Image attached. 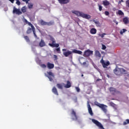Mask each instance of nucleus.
<instances>
[{
	"mask_svg": "<svg viewBox=\"0 0 129 129\" xmlns=\"http://www.w3.org/2000/svg\"><path fill=\"white\" fill-rule=\"evenodd\" d=\"M73 14H75V15H76V16H78V17H81L82 18H83L84 19H86L87 20H89L90 18H91V16L89 15L85 14L82 12H78V11H72Z\"/></svg>",
	"mask_w": 129,
	"mask_h": 129,
	"instance_id": "obj_1",
	"label": "nucleus"
},
{
	"mask_svg": "<svg viewBox=\"0 0 129 129\" xmlns=\"http://www.w3.org/2000/svg\"><path fill=\"white\" fill-rule=\"evenodd\" d=\"M72 53L79 54V55H82V51L76 49H73L72 51L68 50L67 52H63V55H64L65 57H68V56H70Z\"/></svg>",
	"mask_w": 129,
	"mask_h": 129,
	"instance_id": "obj_2",
	"label": "nucleus"
},
{
	"mask_svg": "<svg viewBox=\"0 0 129 129\" xmlns=\"http://www.w3.org/2000/svg\"><path fill=\"white\" fill-rule=\"evenodd\" d=\"M114 73L117 76L122 75V74H127V71L123 68H118L114 70Z\"/></svg>",
	"mask_w": 129,
	"mask_h": 129,
	"instance_id": "obj_3",
	"label": "nucleus"
},
{
	"mask_svg": "<svg viewBox=\"0 0 129 129\" xmlns=\"http://www.w3.org/2000/svg\"><path fill=\"white\" fill-rule=\"evenodd\" d=\"M29 26H30V27H28L27 30L26 31V34H31V33L33 32L35 38H38V36H37V34H36V28H35L34 25H33V24H31V25Z\"/></svg>",
	"mask_w": 129,
	"mask_h": 129,
	"instance_id": "obj_4",
	"label": "nucleus"
},
{
	"mask_svg": "<svg viewBox=\"0 0 129 129\" xmlns=\"http://www.w3.org/2000/svg\"><path fill=\"white\" fill-rule=\"evenodd\" d=\"M39 23L41 25V26H53L54 25V21H50L49 22H47L44 21L43 20H40L39 21Z\"/></svg>",
	"mask_w": 129,
	"mask_h": 129,
	"instance_id": "obj_5",
	"label": "nucleus"
},
{
	"mask_svg": "<svg viewBox=\"0 0 129 129\" xmlns=\"http://www.w3.org/2000/svg\"><path fill=\"white\" fill-rule=\"evenodd\" d=\"M94 104L95 105H96L97 106H98V107H100V108H101L102 110H103L104 112H106L107 111V110H106V105L103 104H100L97 101H95L94 102Z\"/></svg>",
	"mask_w": 129,
	"mask_h": 129,
	"instance_id": "obj_6",
	"label": "nucleus"
},
{
	"mask_svg": "<svg viewBox=\"0 0 129 129\" xmlns=\"http://www.w3.org/2000/svg\"><path fill=\"white\" fill-rule=\"evenodd\" d=\"M50 41H51L52 43H48V45L50 46V47H55V48H58V47H59V44L56 43V40H55V38L51 37L50 38Z\"/></svg>",
	"mask_w": 129,
	"mask_h": 129,
	"instance_id": "obj_7",
	"label": "nucleus"
},
{
	"mask_svg": "<svg viewBox=\"0 0 129 129\" xmlns=\"http://www.w3.org/2000/svg\"><path fill=\"white\" fill-rule=\"evenodd\" d=\"M92 121L94 124H95L100 129H104L103 125L102 124L100 123V122L98 121V120H96L95 119H92Z\"/></svg>",
	"mask_w": 129,
	"mask_h": 129,
	"instance_id": "obj_8",
	"label": "nucleus"
},
{
	"mask_svg": "<svg viewBox=\"0 0 129 129\" xmlns=\"http://www.w3.org/2000/svg\"><path fill=\"white\" fill-rule=\"evenodd\" d=\"M110 93L112 95H115L116 94H120V92L119 91H117L116 89L113 87H110L109 89Z\"/></svg>",
	"mask_w": 129,
	"mask_h": 129,
	"instance_id": "obj_9",
	"label": "nucleus"
},
{
	"mask_svg": "<svg viewBox=\"0 0 129 129\" xmlns=\"http://www.w3.org/2000/svg\"><path fill=\"white\" fill-rule=\"evenodd\" d=\"M91 55H93V51L87 49L84 51L83 56L84 57H89Z\"/></svg>",
	"mask_w": 129,
	"mask_h": 129,
	"instance_id": "obj_10",
	"label": "nucleus"
},
{
	"mask_svg": "<svg viewBox=\"0 0 129 129\" xmlns=\"http://www.w3.org/2000/svg\"><path fill=\"white\" fill-rule=\"evenodd\" d=\"M47 74L48 76H47V77L49 80V81H53L54 78H55V75L52 72H47Z\"/></svg>",
	"mask_w": 129,
	"mask_h": 129,
	"instance_id": "obj_11",
	"label": "nucleus"
},
{
	"mask_svg": "<svg viewBox=\"0 0 129 129\" xmlns=\"http://www.w3.org/2000/svg\"><path fill=\"white\" fill-rule=\"evenodd\" d=\"M90 102L89 101H88L87 102V106L88 107V112L91 116H93V112L92 111V108H91V106H90Z\"/></svg>",
	"mask_w": 129,
	"mask_h": 129,
	"instance_id": "obj_12",
	"label": "nucleus"
},
{
	"mask_svg": "<svg viewBox=\"0 0 129 129\" xmlns=\"http://www.w3.org/2000/svg\"><path fill=\"white\" fill-rule=\"evenodd\" d=\"M13 14H16V15H22V14H23L22 11H21V9H18L15 7L13 8Z\"/></svg>",
	"mask_w": 129,
	"mask_h": 129,
	"instance_id": "obj_13",
	"label": "nucleus"
},
{
	"mask_svg": "<svg viewBox=\"0 0 129 129\" xmlns=\"http://www.w3.org/2000/svg\"><path fill=\"white\" fill-rule=\"evenodd\" d=\"M61 5H66L70 2V0H57Z\"/></svg>",
	"mask_w": 129,
	"mask_h": 129,
	"instance_id": "obj_14",
	"label": "nucleus"
},
{
	"mask_svg": "<svg viewBox=\"0 0 129 129\" xmlns=\"http://www.w3.org/2000/svg\"><path fill=\"white\" fill-rule=\"evenodd\" d=\"M39 46L41 47H45V46H46V43H45L44 40H41V41L39 42Z\"/></svg>",
	"mask_w": 129,
	"mask_h": 129,
	"instance_id": "obj_15",
	"label": "nucleus"
},
{
	"mask_svg": "<svg viewBox=\"0 0 129 129\" xmlns=\"http://www.w3.org/2000/svg\"><path fill=\"white\" fill-rule=\"evenodd\" d=\"M72 85V84L71 82H70L69 81H67V84L64 86V88H70Z\"/></svg>",
	"mask_w": 129,
	"mask_h": 129,
	"instance_id": "obj_16",
	"label": "nucleus"
},
{
	"mask_svg": "<svg viewBox=\"0 0 129 129\" xmlns=\"http://www.w3.org/2000/svg\"><path fill=\"white\" fill-rule=\"evenodd\" d=\"M71 114H72V115H74V116H75V118L76 120H77V119H78V117L77 116V115L76 114V112H75L74 111V109H72Z\"/></svg>",
	"mask_w": 129,
	"mask_h": 129,
	"instance_id": "obj_17",
	"label": "nucleus"
},
{
	"mask_svg": "<svg viewBox=\"0 0 129 129\" xmlns=\"http://www.w3.org/2000/svg\"><path fill=\"white\" fill-rule=\"evenodd\" d=\"M47 67L48 69H53L54 68V64L51 63L50 62L47 63Z\"/></svg>",
	"mask_w": 129,
	"mask_h": 129,
	"instance_id": "obj_18",
	"label": "nucleus"
},
{
	"mask_svg": "<svg viewBox=\"0 0 129 129\" xmlns=\"http://www.w3.org/2000/svg\"><path fill=\"white\" fill-rule=\"evenodd\" d=\"M52 92H53V93H54V94H55V95H59V94L58 93V91L57 90V89L56 88V87H53L52 89Z\"/></svg>",
	"mask_w": 129,
	"mask_h": 129,
	"instance_id": "obj_19",
	"label": "nucleus"
},
{
	"mask_svg": "<svg viewBox=\"0 0 129 129\" xmlns=\"http://www.w3.org/2000/svg\"><path fill=\"white\" fill-rule=\"evenodd\" d=\"M95 55L96 57H98V58H101V54L98 50H96L95 51Z\"/></svg>",
	"mask_w": 129,
	"mask_h": 129,
	"instance_id": "obj_20",
	"label": "nucleus"
},
{
	"mask_svg": "<svg viewBox=\"0 0 129 129\" xmlns=\"http://www.w3.org/2000/svg\"><path fill=\"white\" fill-rule=\"evenodd\" d=\"M100 63H101L103 68H106V66H107L106 63H105V62L103 60V58L101 59V60H100Z\"/></svg>",
	"mask_w": 129,
	"mask_h": 129,
	"instance_id": "obj_21",
	"label": "nucleus"
},
{
	"mask_svg": "<svg viewBox=\"0 0 129 129\" xmlns=\"http://www.w3.org/2000/svg\"><path fill=\"white\" fill-rule=\"evenodd\" d=\"M63 85H65V84H57L56 86L58 89H63Z\"/></svg>",
	"mask_w": 129,
	"mask_h": 129,
	"instance_id": "obj_22",
	"label": "nucleus"
},
{
	"mask_svg": "<svg viewBox=\"0 0 129 129\" xmlns=\"http://www.w3.org/2000/svg\"><path fill=\"white\" fill-rule=\"evenodd\" d=\"M97 31L96 30V29L95 28H92L90 31V34H92V35H94L96 33Z\"/></svg>",
	"mask_w": 129,
	"mask_h": 129,
	"instance_id": "obj_23",
	"label": "nucleus"
},
{
	"mask_svg": "<svg viewBox=\"0 0 129 129\" xmlns=\"http://www.w3.org/2000/svg\"><path fill=\"white\" fill-rule=\"evenodd\" d=\"M123 22L124 24H125V25H126V24H128V23H129L128 18H127V17H124V18L123 19Z\"/></svg>",
	"mask_w": 129,
	"mask_h": 129,
	"instance_id": "obj_24",
	"label": "nucleus"
},
{
	"mask_svg": "<svg viewBox=\"0 0 129 129\" xmlns=\"http://www.w3.org/2000/svg\"><path fill=\"white\" fill-rule=\"evenodd\" d=\"M54 52H56V53H57V54H61V50L60 49V47H58L57 48H55L54 50Z\"/></svg>",
	"mask_w": 129,
	"mask_h": 129,
	"instance_id": "obj_25",
	"label": "nucleus"
},
{
	"mask_svg": "<svg viewBox=\"0 0 129 129\" xmlns=\"http://www.w3.org/2000/svg\"><path fill=\"white\" fill-rule=\"evenodd\" d=\"M103 4L104 5V6H109L110 5V3L108 1L105 0V1H104L103 2Z\"/></svg>",
	"mask_w": 129,
	"mask_h": 129,
	"instance_id": "obj_26",
	"label": "nucleus"
},
{
	"mask_svg": "<svg viewBox=\"0 0 129 129\" xmlns=\"http://www.w3.org/2000/svg\"><path fill=\"white\" fill-rule=\"evenodd\" d=\"M117 15H119V16H123V12L121 10H118L116 13Z\"/></svg>",
	"mask_w": 129,
	"mask_h": 129,
	"instance_id": "obj_27",
	"label": "nucleus"
},
{
	"mask_svg": "<svg viewBox=\"0 0 129 129\" xmlns=\"http://www.w3.org/2000/svg\"><path fill=\"white\" fill-rule=\"evenodd\" d=\"M21 11L22 13H26V12H27V7H26V6L23 7L21 8Z\"/></svg>",
	"mask_w": 129,
	"mask_h": 129,
	"instance_id": "obj_28",
	"label": "nucleus"
},
{
	"mask_svg": "<svg viewBox=\"0 0 129 129\" xmlns=\"http://www.w3.org/2000/svg\"><path fill=\"white\" fill-rule=\"evenodd\" d=\"M24 22L26 23V24H27L28 26H31L32 25V23H31V22H29V21H28V20H27L26 19H24Z\"/></svg>",
	"mask_w": 129,
	"mask_h": 129,
	"instance_id": "obj_29",
	"label": "nucleus"
},
{
	"mask_svg": "<svg viewBox=\"0 0 129 129\" xmlns=\"http://www.w3.org/2000/svg\"><path fill=\"white\" fill-rule=\"evenodd\" d=\"M24 38L26 42H30V39L29 38V37L28 36H25Z\"/></svg>",
	"mask_w": 129,
	"mask_h": 129,
	"instance_id": "obj_30",
	"label": "nucleus"
},
{
	"mask_svg": "<svg viewBox=\"0 0 129 129\" xmlns=\"http://www.w3.org/2000/svg\"><path fill=\"white\" fill-rule=\"evenodd\" d=\"M129 123V119H127L125 120V121L123 122V124L124 125H125L126 124H127Z\"/></svg>",
	"mask_w": 129,
	"mask_h": 129,
	"instance_id": "obj_31",
	"label": "nucleus"
},
{
	"mask_svg": "<svg viewBox=\"0 0 129 129\" xmlns=\"http://www.w3.org/2000/svg\"><path fill=\"white\" fill-rule=\"evenodd\" d=\"M28 8L29 9H33V4H31V3H28Z\"/></svg>",
	"mask_w": 129,
	"mask_h": 129,
	"instance_id": "obj_32",
	"label": "nucleus"
},
{
	"mask_svg": "<svg viewBox=\"0 0 129 129\" xmlns=\"http://www.w3.org/2000/svg\"><path fill=\"white\" fill-rule=\"evenodd\" d=\"M125 32H126V29H123L122 30L120 31V33L121 34V35H122V34H123V33H124Z\"/></svg>",
	"mask_w": 129,
	"mask_h": 129,
	"instance_id": "obj_33",
	"label": "nucleus"
},
{
	"mask_svg": "<svg viewBox=\"0 0 129 129\" xmlns=\"http://www.w3.org/2000/svg\"><path fill=\"white\" fill-rule=\"evenodd\" d=\"M53 58H54V61H57V60L58 59V56H57L56 55H53Z\"/></svg>",
	"mask_w": 129,
	"mask_h": 129,
	"instance_id": "obj_34",
	"label": "nucleus"
},
{
	"mask_svg": "<svg viewBox=\"0 0 129 129\" xmlns=\"http://www.w3.org/2000/svg\"><path fill=\"white\" fill-rule=\"evenodd\" d=\"M126 7H127V8H129V0H127L125 2Z\"/></svg>",
	"mask_w": 129,
	"mask_h": 129,
	"instance_id": "obj_35",
	"label": "nucleus"
},
{
	"mask_svg": "<svg viewBox=\"0 0 129 129\" xmlns=\"http://www.w3.org/2000/svg\"><path fill=\"white\" fill-rule=\"evenodd\" d=\"M75 89L78 92H80V88H79L78 87H75Z\"/></svg>",
	"mask_w": 129,
	"mask_h": 129,
	"instance_id": "obj_36",
	"label": "nucleus"
},
{
	"mask_svg": "<svg viewBox=\"0 0 129 129\" xmlns=\"http://www.w3.org/2000/svg\"><path fill=\"white\" fill-rule=\"evenodd\" d=\"M105 35H106V33H103L102 34H99L100 37H102V38H104V36H105Z\"/></svg>",
	"mask_w": 129,
	"mask_h": 129,
	"instance_id": "obj_37",
	"label": "nucleus"
},
{
	"mask_svg": "<svg viewBox=\"0 0 129 129\" xmlns=\"http://www.w3.org/2000/svg\"><path fill=\"white\" fill-rule=\"evenodd\" d=\"M94 23L96 24V25H99L100 23H99V21H96L95 20L93 21Z\"/></svg>",
	"mask_w": 129,
	"mask_h": 129,
	"instance_id": "obj_38",
	"label": "nucleus"
},
{
	"mask_svg": "<svg viewBox=\"0 0 129 129\" xmlns=\"http://www.w3.org/2000/svg\"><path fill=\"white\" fill-rule=\"evenodd\" d=\"M41 67L42 68H46L47 66H46V64H42L41 65Z\"/></svg>",
	"mask_w": 129,
	"mask_h": 129,
	"instance_id": "obj_39",
	"label": "nucleus"
},
{
	"mask_svg": "<svg viewBox=\"0 0 129 129\" xmlns=\"http://www.w3.org/2000/svg\"><path fill=\"white\" fill-rule=\"evenodd\" d=\"M106 49V46L103 44L102 45V50H105Z\"/></svg>",
	"mask_w": 129,
	"mask_h": 129,
	"instance_id": "obj_40",
	"label": "nucleus"
},
{
	"mask_svg": "<svg viewBox=\"0 0 129 129\" xmlns=\"http://www.w3.org/2000/svg\"><path fill=\"white\" fill-rule=\"evenodd\" d=\"M104 14H105V16L109 15V12L108 11H105Z\"/></svg>",
	"mask_w": 129,
	"mask_h": 129,
	"instance_id": "obj_41",
	"label": "nucleus"
},
{
	"mask_svg": "<svg viewBox=\"0 0 129 129\" xmlns=\"http://www.w3.org/2000/svg\"><path fill=\"white\" fill-rule=\"evenodd\" d=\"M16 5H17V6H20L21 5V2H20V0L16 2Z\"/></svg>",
	"mask_w": 129,
	"mask_h": 129,
	"instance_id": "obj_42",
	"label": "nucleus"
},
{
	"mask_svg": "<svg viewBox=\"0 0 129 129\" xmlns=\"http://www.w3.org/2000/svg\"><path fill=\"white\" fill-rule=\"evenodd\" d=\"M99 10L100 11V12H101V11H102V6H101V5L99 6Z\"/></svg>",
	"mask_w": 129,
	"mask_h": 129,
	"instance_id": "obj_43",
	"label": "nucleus"
},
{
	"mask_svg": "<svg viewBox=\"0 0 129 129\" xmlns=\"http://www.w3.org/2000/svg\"><path fill=\"white\" fill-rule=\"evenodd\" d=\"M30 0H22L23 2H25L26 4H29V2H30Z\"/></svg>",
	"mask_w": 129,
	"mask_h": 129,
	"instance_id": "obj_44",
	"label": "nucleus"
},
{
	"mask_svg": "<svg viewBox=\"0 0 129 129\" xmlns=\"http://www.w3.org/2000/svg\"><path fill=\"white\" fill-rule=\"evenodd\" d=\"M34 19H35V17H30V21H34Z\"/></svg>",
	"mask_w": 129,
	"mask_h": 129,
	"instance_id": "obj_45",
	"label": "nucleus"
},
{
	"mask_svg": "<svg viewBox=\"0 0 129 129\" xmlns=\"http://www.w3.org/2000/svg\"><path fill=\"white\" fill-rule=\"evenodd\" d=\"M62 52H66L67 51V49L66 48H63L62 49Z\"/></svg>",
	"mask_w": 129,
	"mask_h": 129,
	"instance_id": "obj_46",
	"label": "nucleus"
},
{
	"mask_svg": "<svg viewBox=\"0 0 129 129\" xmlns=\"http://www.w3.org/2000/svg\"><path fill=\"white\" fill-rule=\"evenodd\" d=\"M9 2H11V3H12V4H14V2H15V0H9Z\"/></svg>",
	"mask_w": 129,
	"mask_h": 129,
	"instance_id": "obj_47",
	"label": "nucleus"
},
{
	"mask_svg": "<svg viewBox=\"0 0 129 129\" xmlns=\"http://www.w3.org/2000/svg\"><path fill=\"white\" fill-rule=\"evenodd\" d=\"M114 23H115L116 25H118V22H117V21L116 20H114Z\"/></svg>",
	"mask_w": 129,
	"mask_h": 129,
	"instance_id": "obj_48",
	"label": "nucleus"
},
{
	"mask_svg": "<svg viewBox=\"0 0 129 129\" xmlns=\"http://www.w3.org/2000/svg\"><path fill=\"white\" fill-rule=\"evenodd\" d=\"M87 63H86V62H84L83 63V65H84V66H85V65H87Z\"/></svg>",
	"mask_w": 129,
	"mask_h": 129,
	"instance_id": "obj_49",
	"label": "nucleus"
},
{
	"mask_svg": "<svg viewBox=\"0 0 129 129\" xmlns=\"http://www.w3.org/2000/svg\"><path fill=\"white\" fill-rule=\"evenodd\" d=\"M107 66H108V65H109V62L108 61H107L106 63Z\"/></svg>",
	"mask_w": 129,
	"mask_h": 129,
	"instance_id": "obj_50",
	"label": "nucleus"
},
{
	"mask_svg": "<svg viewBox=\"0 0 129 129\" xmlns=\"http://www.w3.org/2000/svg\"><path fill=\"white\" fill-rule=\"evenodd\" d=\"M101 81V79H98L96 80L97 82H98V81Z\"/></svg>",
	"mask_w": 129,
	"mask_h": 129,
	"instance_id": "obj_51",
	"label": "nucleus"
},
{
	"mask_svg": "<svg viewBox=\"0 0 129 129\" xmlns=\"http://www.w3.org/2000/svg\"><path fill=\"white\" fill-rule=\"evenodd\" d=\"M81 76H82V77H83V76H84V75L83 74H82V75H81Z\"/></svg>",
	"mask_w": 129,
	"mask_h": 129,
	"instance_id": "obj_52",
	"label": "nucleus"
},
{
	"mask_svg": "<svg viewBox=\"0 0 129 129\" xmlns=\"http://www.w3.org/2000/svg\"><path fill=\"white\" fill-rule=\"evenodd\" d=\"M121 3V1H119L118 4H120Z\"/></svg>",
	"mask_w": 129,
	"mask_h": 129,
	"instance_id": "obj_53",
	"label": "nucleus"
},
{
	"mask_svg": "<svg viewBox=\"0 0 129 129\" xmlns=\"http://www.w3.org/2000/svg\"><path fill=\"white\" fill-rule=\"evenodd\" d=\"M120 2H122V3H123V1L122 0H121Z\"/></svg>",
	"mask_w": 129,
	"mask_h": 129,
	"instance_id": "obj_54",
	"label": "nucleus"
},
{
	"mask_svg": "<svg viewBox=\"0 0 129 129\" xmlns=\"http://www.w3.org/2000/svg\"><path fill=\"white\" fill-rule=\"evenodd\" d=\"M16 2H18V1H19V0H16Z\"/></svg>",
	"mask_w": 129,
	"mask_h": 129,
	"instance_id": "obj_55",
	"label": "nucleus"
},
{
	"mask_svg": "<svg viewBox=\"0 0 129 129\" xmlns=\"http://www.w3.org/2000/svg\"><path fill=\"white\" fill-rule=\"evenodd\" d=\"M113 10H115V8H114Z\"/></svg>",
	"mask_w": 129,
	"mask_h": 129,
	"instance_id": "obj_56",
	"label": "nucleus"
}]
</instances>
